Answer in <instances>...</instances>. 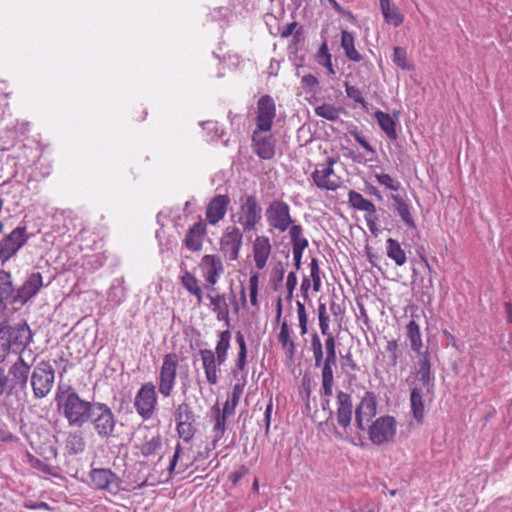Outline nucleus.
<instances>
[{
  "label": "nucleus",
  "mask_w": 512,
  "mask_h": 512,
  "mask_svg": "<svg viewBox=\"0 0 512 512\" xmlns=\"http://www.w3.org/2000/svg\"><path fill=\"white\" fill-rule=\"evenodd\" d=\"M26 462L29 464V466L33 469H36L40 471L43 474L50 475L55 478H61L59 472L57 471L56 467L50 466L47 463L43 462L30 452H27L26 455Z\"/></svg>",
  "instance_id": "nucleus-42"
},
{
  "label": "nucleus",
  "mask_w": 512,
  "mask_h": 512,
  "mask_svg": "<svg viewBox=\"0 0 512 512\" xmlns=\"http://www.w3.org/2000/svg\"><path fill=\"white\" fill-rule=\"evenodd\" d=\"M174 417L176 423L196 419L192 408L187 403H181L176 407Z\"/></svg>",
  "instance_id": "nucleus-51"
},
{
  "label": "nucleus",
  "mask_w": 512,
  "mask_h": 512,
  "mask_svg": "<svg viewBox=\"0 0 512 512\" xmlns=\"http://www.w3.org/2000/svg\"><path fill=\"white\" fill-rule=\"evenodd\" d=\"M325 350H326V357L324 360H336L337 361V355H336V340L334 335H328L325 336Z\"/></svg>",
  "instance_id": "nucleus-59"
},
{
  "label": "nucleus",
  "mask_w": 512,
  "mask_h": 512,
  "mask_svg": "<svg viewBox=\"0 0 512 512\" xmlns=\"http://www.w3.org/2000/svg\"><path fill=\"white\" fill-rule=\"evenodd\" d=\"M179 366V355L175 352L167 353L162 358L157 386L160 395L168 398L172 395L176 386L177 371Z\"/></svg>",
  "instance_id": "nucleus-5"
},
{
  "label": "nucleus",
  "mask_w": 512,
  "mask_h": 512,
  "mask_svg": "<svg viewBox=\"0 0 512 512\" xmlns=\"http://www.w3.org/2000/svg\"><path fill=\"white\" fill-rule=\"evenodd\" d=\"M301 83H302V87L305 90H310V91L314 90L319 84L318 79L312 74L304 75L301 79Z\"/></svg>",
  "instance_id": "nucleus-61"
},
{
  "label": "nucleus",
  "mask_w": 512,
  "mask_h": 512,
  "mask_svg": "<svg viewBox=\"0 0 512 512\" xmlns=\"http://www.w3.org/2000/svg\"><path fill=\"white\" fill-rule=\"evenodd\" d=\"M243 244V233L237 226H228L219 241L220 251L229 261H236Z\"/></svg>",
  "instance_id": "nucleus-14"
},
{
  "label": "nucleus",
  "mask_w": 512,
  "mask_h": 512,
  "mask_svg": "<svg viewBox=\"0 0 512 512\" xmlns=\"http://www.w3.org/2000/svg\"><path fill=\"white\" fill-rule=\"evenodd\" d=\"M272 253V244L270 238L265 235L256 236L252 244V256L255 267L263 270L268 263Z\"/></svg>",
  "instance_id": "nucleus-23"
},
{
  "label": "nucleus",
  "mask_w": 512,
  "mask_h": 512,
  "mask_svg": "<svg viewBox=\"0 0 512 512\" xmlns=\"http://www.w3.org/2000/svg\"><path fill=\"white\" fill-rule=\"evenodd\" d=\"M180 283L186 291L196 298L197 305H201L204 295L197 277L190 271L185 270L180 276Z\"/></svg>",
  "instance_id": "nucleus-31"
},
{
  "label": "nucleus",
  "mask_w": 512,
  "mask_h": 512,
  "mask_svg": "<svg viewBox=\"0 0 512 512\" xmlns=\"http://www.w3.org/2000/svg\"><path fill=\"white\" fill-rule=\"evenodd\" d=\"M265 215L268 225L280 233L286 232L293 223L290 207L283 200H273L270 202L266 208Z\"/></svg>",
  "instance_id": "nucleus-11"
},
{
  "label": "nucleus",
  "mask_w": 512,
  "mask_h": 512,
  "mask_svg": "<svg viewBox=\"0 0 512 512\" xmlns=\"http://www.w3.org/2000/svg\"><path fill=\"white\" fill-rule=\"evenodd\" d=\"M206 298L209 300L212 312L218 321H229V305L225 294L216 291L215 287L206 289Z\"/></svg>",
  "instance_id": "nucleus-28"
},
{
  "label": "nucleus",
  "mask_w": 512,
  "mask_h": 512,
  "mask_svg": "<svg viewBox=\"0 0 512 512\" xmlns=\"http://www.w3.org/2000/svg\"><path fill=\"white\" fill-rule=\"evenodd\" d=\"M56 401L59 411L69 426L78 428L89 422L96 403L82 399L72 387H68L63 393H58Z\"/></svg>",
  "instance_id": "nucleus-2"
},
{
  "label": "nucleus",
  "mask_w": 512,
  "mask_h": 512,
  "mask_svg": "<svg viewBox=\"0 0 512 512\" xmlns=\"http://www.w3.org/2000/svg\"><path fill=\"white\" fill-rule=\"evenodd\" d=\"M199 269L205 281V289L213 288L224 274L225 268L217 254H205L199 262Z\"/></svg>",
  "instance_id": "nucleus-12"
},
{
  "label": "nucleus",
  "mask_w": 512,
  "mask_h": 512,
  "mask_svg": "<svg viewBox=\"0 0 512 512\" xmlns=\"http://www.w3.org/2000/svg\"><path fill=\"white\" fill-rule=\"evenodd\" d=\"M89 421L100 438L107 439L113 435L116 418L107 404L96 402L93 408V415Z\"/></svg>",
  "instance_id": "nucleus-8"
},
{
  "label": "nucleus",
  "mask_w": 512,
  "mask_h": 512,
  "mask_svg": "<svg viewBox=\"0 0 512 512\" xmlns=\"http://www.w3.org/2000/svg\"><path fill=\"white\" fill-rule=\"evenodd\" d=\"M162 447V436L159 433H155L150 437H146L145 440L138 446V449L142 456L149 457L154 456Z\"/></svg>",
  "instance_id": "nucleus-39"
},
{
  "label": "nucleus",
  "mask_w": 512,
  "mask_h": 512,
  "mask_svg": "<svg viewBox=\"0 0 512 512\" xmlns=\"http://www.w3.org/2000/svg\"><path fill=\"white\" fill-rule=\"evenodd\" d=\"M85 440L81 432H71L66 439V449L72 454H80L85 450Z\"/></svg>",
  "instance_id": "nucleus-45"
},
{
  "label": "nucleus",
  "mask_w": 512,
  "mask_h": 512,
  "mask_svg": "<svg viewBox=\"0 0 512 512\" xmlns=\"http://www.w3.org/2000/svg\"><path fill=\"white\" fill-rule=\"evenodd\" d=\"M315 113L319 117L335 121L339 118L340 109L332 104H322L315 108Z\"/></svg>",
  "instance_id": "nucleus-49"
},
{
  "label": "nucleus",
  "mask_w": 512,
  "mask_h": 512,
  "mask_svg": "<svg viewBox=\"0 0 512 512\" xmlns=\"http://www.w3.org/2000/svg\"><path fill=\"white\" fill-rule=\"evenodd\" d=\"M377 398L374 392L367 391L355 409V424L358 429L365 430L366 425L376 415Z\"/></svg>",
  "instance_id": "nucleus-19"
},
{
  "label": "nucleus",
  "mask_w": 512,
  "mask_h": 512,
  "mask_svg": "<svg viewBox=\"0 0 512 512\" xmlns=\"http://www.w3.org/2000/svg\"><path fill=\"white\" fill-rule=\"evenodd\" d=\"M393 62L403 70L411 71L414 66L409 62L407 52L402 47H395L393 51Z\"/></svg>",
  "instance_id": "nucleus-48"
},
{
  "label": "nucleus",
  "mask_w": 512,
  "mask_h": 512,
  "mask_svg": "<svg viewBox=\"0 0 512 512\" xmlns=\"http://www.w3.org/2000/svg\"><path fill=\"white\" fill-rule=\"evenodd\" d=\"M310 275L308 278L312 281V287L314 292H318L321 289V271L318 265V260L312 258L310 262Z\"/></svg>",
  "instance_id": "nucleus-53"
},
{
  "label": "nucleus",
  "mask_w": 512,
  "mask_h": 512,
  "mask_svg": "<svg viewBox=\"0 0 512 512\" xmlns=\"http://www.w3.org/2000/svg\"><path fill=\"white\" fill-rule=\"evenodd\" d=\"M380 8L384 21L393 27H399L404 21V15L400 9L390 0H380Z\"/></svg>",
  "instance_id": "nucleus-30"
},
{
  "label": "nucleus",
  "mask_w": 512,
  "mask_h": 512,
  "mask_svg": "<svg viewBox=\"0 0 512 512\" xmlns=\"http://www.w3.org/2000/svg\"><path fill=\"white\" fill-rule=\"evenodd\" d=\"M292 246H308L307 239L303 236V229L294 222L288 228Z\"/></svg>",
  "instance_id": "nucleus-50"
},
{
  "label": "nucleus",
  "mask_w": 512,
  "mask_h": 512,
  "mask_svg": "<svg viewBox=\"0 0 512 512\" xmlns=\"http://www.w3.org/2000/svg\"><path fill=\"white\" fill-rule=\"evenodd\" d=\"M374 177L377 182L385 189L397 192L401 188V183L385 173H375Z\"/></svg>",
  "instance_id": "nucleus-52"
},
{
  "label": "nucleus",
  "mask_w": 512,
  "mask_h": 512,
  "mask_svg": "<svg viewBox=\"0 0 512 512\" xmlns=\"http://www.w3.org/2000/svg\"><path fill=\"white\" fill-rule=\"evenodd\" d=\"M341 47L344 50L345 56L353 62H360L362 60L361 54L355 48L354 35L346 30L341 32Z\"/></svg>",
  "instance_id": "nucleus-37"
},
{
  "label": "nucleus",
  "mask_w": 512,
  "mask_h": 512,
  "mask_svg": "<svg viewBox=\"0 0 512 512\" xmlns=\"http://www.w3.org/2000/svg\"><path fill=\"white\" fill-rule=\"evenodd\" d=\"M10 352H12L10 342L5 336V330L0 327V365L5 362Z\"/></svg>",
  "instance_id": "nucleus-58"
},
{
  "label": "nucleus",
  "mask_w": 512,
  "mask_h": 512,
  "mask_svg": "<svg viewBox=\"0 0 512 512\" xmlns=\"http://www.w3.org/2000/svg\"><path fill=\"white\" fill-rule=\"evenodd\" d=\"M176 431L184 442H190L196 433V419L176 423Z\"/></svg>",
  "instance_id": "nucleus-46"
},
{
  "label": "nucleus",
  "mask_w": 512,
  "mask_h": 512,
  "mask_svg": "<svg viewBox=\"0 0 512 512\" xmlns=\"http://www.w3.org/2000/svg\"><path fill=\"white\" fill-rule=\"evenodd\" d=\"M258 286H259V273L254 272L249 278V296L251 305L256 307L258 305Z\"/></svg>",
  "instance_id": "nucleus-56"
},
{
  "label": "nucleus",
  "mask_w": 512,
  "mask_h": 512,
  "mask_svg": "<svg viewBox=\"0 0 512 512\" xmlns=\"http://www.w3.org/2000/svg\"><path fill=\"white\" fill-rule=\"evenodd\" d=\"M157 388L153 382L143 383L136 392L134 408L143 420L153 417L158 405Z\"/></svg>",
  "instance_id": "nucleus-7"
},
{
  "label": "nucleus",
  "mask_w": 512,
  "mask_h": 512,
  "mask_svg": "<svg viewBox=\"0 0 512 512\" xmlns=\"http://www.w3.org/2000/svg\"><path fill=\"white\" fill-rule=\"evenodd\" d=\"M318 319H319V328L324 336L333 335L330 332L329 327V316L327 315L326 305L321 303L318 306Z\"/></svg>",
  "instance_id": "nucleus-54"
},
{
  "label": "nucleus",
  "mask_w": 512,
  "mask_h": 512,
  "mask_svg": "<svg viewBox=\"0 0 512 512\" xmlns=\"http://www.w3.org/2000/svg\"><path fill=\"white\" fill-rule=\"evenodd\" d=\"M345 90H346V94L349 98H351L356 103H359L365 107L366 102H365V100L362 96V92L360 91L359 88H357L355 86L346 85Z\"/></svg>",
  "instance_id": "nucleus-60"
},
{
  "label": "nucleus",
  "mask_w": 512,
  "mask_h": 512,
  "mask_svg": "<svg viewBox=\"0 0 512 512\" xmlns=\"http://www.w3.org/2000/svg\"><path fill=\"white\" fill-rule=\"evenodd\" d=\"M353 404L348 393L338 391L336 395V419L338 424L346 429L352 420Z\"/></svg>",
  "instance_id": "nucleus-27"
},
{
  "label": "nucleus",
  "mask_w": 512,
  "mask_h": 512,
  "mask_svg": "<svg viewBox=\"0 0 512 512\" xmlns=\"http://www.w3.org/2000/svg\"><path fill=\"white\" fill-rule=\"evenodd\" d=\"M43 285V278L41 273L36 272L29 275L25 282L15 291L12 299L14 304H26L33 298Z\"/></svg>",
  "instance_id": "nucleus-21"
},
{
  "label": "nucleus",
  "mask_w": 512,
  "mask_h": 512,
  "mask_svg": "<svg viewBox=\"0 0 512 512\" xmlns=\"http://www.w3.org/2000/svg\"><path fill=\"white\" fill-rule=\"evenodd\" d=\"M293 331L287 321L280 324V330L277 334L278 343L281 345L286 357L292 359L296 352V345L292 337Z\"/></svg>",
  "instance_id": "nucleus-29"
},
{
  "label": "nucleus",
  "mask_w": 512,
  "mask_h": 512,
  "mask_svg": "<svg viewBox=\"0 0 512 512\" xmlns=\"http://www.w3.org/2000/svg\"><path fill=\"white\" fill-rule=\"evenodd\" d=\"M230 202V197L227 194H217L212 197L205 208L207 223L215 226L222 221L226 216Z\"/></svg>",
  "instance_id": "nucleus-20"
},
{
  "label": "nucleus",
  "mask_w": 512,
  "mask_h": 512,
  "mask_svg": "<svg viewBox=\"0 0 512 512\" xmlns=\"http://www.w3.org/2000/svg\"><path fill=\"white\" fill-rule=\"evenodd\" d=\"M232 334L226 329L219 333L215 350H212V354L217 358V361H223L226 363L228 359V352L231 346Z\"/></svg>",
  "instance_id": "nucleus-34"
},
{
  "label": "nucleus",
  "mask_w": 512,
  "mask_h": 512,
  "mask_svg": "<svg viewBox=\"0 0 512 512\" xmlns=\"http://www.w3.org/2000/svg\"><path fill=\"white\" fill-rule=\"evenodd\" d=\"M418 318H419L418 315L412 314L411 315V320L406 325V336H407V339L410 342L411 349L414 352H416V353H420V351H421V349L423 347L420 326H419V323L417 321Z\"/></svg>",
  "instance_id": "nucleus-33"
},
{
  "label": "nucleus",
  "mask_w": 512,
  "mask_h": 512,
  "mask_svg": "<svg viewBox=\"0 0 512 512\" xmlns=\"http://www.w3.org/2000/svg\"><path fill=\"white\" fill-rule=\"evenodd\" d=\"M8 373L11 376V391L18 389L23 390L26 388L29 380L30 365L22 356H19L18 359L10 366Z\"/></svg>",
  "instance_id": "nucleus-24"
},
{
  "label": "nucleus",
  "mask_w": 512,
  "mask_h": 512,
  "mask_svg": "<svg viewBox=\"0 0 512 512\" xmlns=\"http://www.w3.org/2000/svg\"><path fill=\"white\" fill-rule=\"evenodd\" d=\"M336 163L337 159L329 156L323 163L315 164L310 178L319 190L335 192L343 186V178L334 169Z\"/></svg>",
  "instance_id": "nucleus-3"
},
{
  "label": "nucleus",
  "mask_w": 512,
  "mask_h": 512,
  "mask_svg": "<svg viewBox=\"0 0 512 512\" xmlns=\"http://www.w3.org/2000/svg\"><path fill=\"white\" fill-rule=\"evenodd\" d=\"M397 431V422L393 416H380L368 427L369 440L377 446L390 443L394 440Z\"/></svg>",
  "instance_id": "nucleus-9"
},
{
  "label": "nucleus",
  "mask_w": 512,
  "mask_h": 512,
  "mask_svg": "<svg viewBox=\"0 0 512 512\" xmlns=\"http://www.w3.org/2000/svg\"><path fill=\"white\" fill-rule=\"evenodd\" d=\"M206 235V223L199 220L188 229L183 239V244L189 251L198 252L203 247V241Z\"/></svg>",
  "instance_id": "nucleus-26"
},
{
  "label": "nucleus",
  "mask_w": 512,
  "mask_h": 512,
  "mask_svg": "<svg viewBox=\"0 0 512 512\" xmlns=\"http://www.w3.org/2000/svg\"><path fill=\"white\" fill-rule=\"evenodd\" d=\"M10 342L12 352H22L32 342V331L26 322L11 326L6 322L0 324Z\"/></svg>",
  "instance_id": "nucleus-13"
},
{
  "label": "nucleus",
  "mask_w": 512,
  "mask_h": 512,
  "mask_svg": "<svg viewBox=\"0 0 512 512\" xmlns=\"http://www.w3.org/2000/svg\"><path fill=\"white\" fill-rule=\"evenodd\" d=\"M311 348L315 360V366L320 367L323 361V345L317 334H314L311 338Z\"/></svg>",
  "instance_id": "nucleus-55"
},
{
  "label": "nucleus",
  "mask_w": 512,
  "mask_h": 512,
  "mask_svg": "<svg viewBox=\"0 0 512 512\" xmlns=\"http://www.w3.org/2000/svg\"><path fill=\"white\" fill-rule=\"evenodd\" d=\"M28 241L25 226L16 227L0 241V261L4 264Z\"/></svg>",
  "instance_id": "nucleus-17"
},
{
  "label": "nucleus",
  "mask_w": 512,
  "mask_h": 512,
  "mask_svg": "<svg viewBox=\"0 0 512 512\" xmlns=\"http://www.w3.org/2000/svg\"><path fill=\"white\" fill-rule=\"evenodd\" d=\"M244 391L243 383H236L232 387V392L229 395L228 399L223 405V408H220V413L229 417L234 414L235 409L238 405L239 399L241 398Z\"/></svg>",
  "instance_id": "nucleus-38"
},
{
  "label": "nucleus",
  "mask_w": 512,
  "mask_h": 512,
  "mask_svg": "<svg viewBox=\"0 0 512 512\" xmlns=\"http://www.w3.org/2000/svg\"><path fill=\"white\" fill-rule=\"evenodd\" d=\"M236 342L239 346V351L237 355V359L235 361V370L233 373L236 372H243L246 369V358H247V346L246 341L244 338V335L239 331L236 334Z\"/></svg>",
  "instance_id": "nucleus-44"
},
{
  "label": "nucleus",
  "mask_w": 512,
  "mask_h": 512,
  "mask_svg": "<svg viewBox=\"0 0 512 512\" xmlns=\"http://www.w3.org/2000/svg\"><path fill=\"white\" fill-rule=\"evenodd\" d=\"M296 285H297V276H296L295 272H290L286 279V289H287V293H288V295H287L288 298L292 297V294H293V291H294Z\"/></svg>",
  "instance_id": "nucleus-64"
},
{
  "label": "nucleus",
  "mask_w": 512,
  "mask_h": 512,
  "mask_svg": "<svg viewBox=\"0 0 512 512\" xmlns=\"http://www.w3.org/2000/svg\"><path fill=\"white\" fill-rule=\"evenodd\" d=\"M55 380V370L51 363L42 360L33 368L30 375V384L36 399H42L49 395Z\"/></svg>",
  "instance_id": "nucleus-6"
},
{
  "label": "nucleus",
  "mask_w": 512,
  "mask_h": 512,
  "mask_svg": "<svg viewBox=\"0 0 512 512\" xmlns=\"http://www.w3.org/2000/svg\"><path fill=\"white\" fill-rule=\"evenodd\" d=\"M332 56L329 52L328 45L326 42H323L319 47L316 54V61L319 65L325 67L329 74L334 75L335 70L332 65Z\"/></svg>",
  "instance_id": "nucleus-47"
},
{
  "label": "nucleus",
  "mask_w": 512,
  "mask_h": 512,
  "mask_svg": "<svg viewBox=\"0 0 512 512\" xmlns=\"http://www.w3.org/2000/svg\"><path fill=\"white\" fill-rule=\"evenodd\" d=\"M90 484L94 489L117 495L122 488V480L109 468H92L89 472Z\"/></svg>",
  "instance_id": "nucleus-10"
},
{
  "label": "nucleus",
  "mask_w": 512,
  "mask_h": 512,
  "mask_svg": "<svg viewBox=\"0 0 512 512\" xmlns=\"http://www.w3.org/2000/svg\"><path fill=\"white\" fill-rule=\"evenodd\" d=\"M296 306L300 333L302 336H304L308 332V316L306 313V308L305 305L300 301L296 302Z\"/></svg>",
  "instance_id": "nucleus-57"
},
{
  "label": "nucleus",
  "mask_w": 512,
  "mask_h": 512,
  "mask_svg": "<svg viewBox=\"0 0 512 512\" xmlns=\"http://www.w3.org/2000/svg\"><path fill=\"white\" fill-rule=\"evenodd\" d=\"M198 354L207 383L211 386L217 385L221 371L220 367L225 363L216 360L217 358L212 354V349H200Z\"/></svg>",
  "instance_id": "nucleus-22"
},
{
  "label": "nucleus",
  "mask_w": 512,
  "mask_h": 512,
  "mask_svg": "<svg viewBox=\"0 0 512 512\" xmlns=\"http://www.w3.org/2000/svg\"><path fill=\"white\" fill-rule=\"evenodd\" d=\"M377 220H378V217H377L376 212H366L365 221H366L368 229L373 234H376V232L378 231V227H377V223H376Z\"/></svg>",
  "instance_id": "nucleus-62"
},
{
  "label": "nucleus",
  "mask_w": 512,
  "mask_h": 512,
  "mask_svg": "<svg viewBox=\"0 0 512 512\" xmlns=\"http://www.w3.org/2000/svg\"><path fill=\"white\" fill-rule=\"evenodd\" d=\"M336 360H324L321 363V378L323 395L330 398L333 395L334 372L333 367L336 366Z\"/></svg>",
  "instance_id": "nucleus-32"
},
{
  "label": "nucleus",
  "mask_w": 512,
  "mask_h": 512,
  "mask_svg": "<svg viewBox=\"0 0 512 512\" xmlns=\"http://www.w3.org/2000/svg\"><path fill=\"white\" fill-rule=\"evenodd\" d=\"M198 458L199 455H194L192 447H183L178 443L167 467V479H170L174 474L186 472L194 465ZM200 459L202 458L200 457Z\"/></svg>",
  "instance_id": "nucleus-16"
},
{
  "label": "nucleus",
  "mask_w": 512,
  "mask_h": 512,
  "mask_svg": "<svg viewBox=\"0 0 512 512\" xmlns=\"http://www.w3.org/2000/svg\"><path fill=\"white\" fill-rule=\"evenodd\" d=\"M386 254L397 266H403L407 261L405 251L402 249L400 243L393 238L386 240Z\"/></svg>",
  "instance_id": "nucleus-40"
},
{
  "label": "nucleus",
  "mask_w": 512,
  "mask_h": 512,
  "mask_svg": "<svg viewBox=\"0 0 512 512\" xmlns=\"http://www.w3.org/2000/svg\"><path fill=\"white\" fill-rule=\"evenodd\" d=\"M211 411L214 414L211 441L206 444L204 451L199 452V457L202 459H208L211 453L224 443L222 440L226 433L228 417L220 413V407L217 404L211 408Z\"/></svg>",
  "instance_id": "nucleus-15"
},
{
  "label": "nucleus",
  "mask_w": 512,
  "mask_h": 512,
  "mask_svg": "<svg viewBox=\"0 0 512 512\" xmlns=\"http://www.w3.org/2000/svg\"><path fill=\"white\" fill-rule=\"evenodd\" d=\"M374 118L376 119L378 125L390 140L397 139L398 134L396 131V123L395 119L391 116V114L385 113L381 110H377L374 113Z\"/></svg>",
  "instance_id": "nucleus-35"
},
{
  "label": "nucleus",
  "mask_w": 512,
  "mask_h": 512,
  "mask_svg": "<svg viewBox=\"0 0 512 512\" xmlns=\"http://www.w3.org/2000/svg\"><path fill=\"white\" fill-rule=\"evenodd\" d=\"M263 133L266 132L259 129L253 131L252 148L261 159H271L275 155L274 141L271 135Z\"/></svg>",
  "instance_id": "nucleus-25"
},
{
  "label": "nucleus",
  "mask_w": 512,
  "mask_h": 512,
  "mask_svg": "<svg viewBox=\"0 0 512 512\" xmlns=\"http://www.w3.org/2000/svg\"><path fill=\"white\" fill-rule=\"evenodd\" d=\"M235 217L244 232L256 229L262 219V208L256 195L246 193L240 196Z\"/></svg>",
  "instance_id": "nucleus-4"
},
{
  "label": "nucleus",
  "mask_w": 512,
  "mask_h": 512,
  "mask_svg": "<svg viewBox=\"0 0 512 512\" xmlns=\"http://www.w3.org/2000/svg\"><path fill=\"white\" fill-rule=\"evenodd\" d=\"M249 472L248 468L244 465L240 466L239 469L232 472L229 475V480L232 482L233 485H236L245 475H247Z\"/></svg>",
  "instance_id": "nucleus-63"
},
{
  "label": "nucleus",
  "mask_w": 512,
  "mask_h": 512,
  "mask_svg": "<svg viewBox=\"0 0 512 512\" xmlns=\"http://www.w3.org/2000/svg\"><path fill=\"white\" fill-rule=\"evenodd\" d=\"M391 199L394 201L398 215L405 225L409 228H415V221L411 215L409 205L399 195L392 194Z\"/></svg>",
  "instance_id": "nucleus-41"
},
{
  "label": "nucleus",
  "mask_w": 512,
  "mask_h": 512,
  "mask_svg": "<svg viewBox=\"0 0 512 512\" xmlns=\"http://www.w3.org/2000/svg\"><path fill=\"white\" fill-rule=\"evenodd\" d=\"M431 375V363L429 354L424 353L419 359L411 381L410 408L413 418L418 424H422L425 418V396L433 394Z\"/></svg>",
  "instance_id": "nucleus-1"
},
{
  "label": "nucleus",
  "mask_w": 512,
  "mask_h": 512,
  "mask_svg": "<svg viewBox=\"0 0 512 512\" xmlns=\"http://www.w3.org/2000/svg\"><path fill=\"white\" fill-rule=\"evenodd\" d=\"M276 111L274 99L268 94L261 96L257 101L256 129L270 132L276 117Z\"/></svg>",
  "instance_id": "nucleus-18"
},
{
  "label": "nucleus",
  "mask_w": 512,
  "mask_h": 512,
  "mask_svg": "<svg viewBox=\"0 0 512 512\" xmlns=\"http://www.w3.org/2000/svg\"><path fill=\"white\" fill-rule=\"evenodd\" d=\"M348 202L354 209L364 212H376V206L374 203L364 198L362 194L354 190L349 191Z\"/></svg>",
  "instance_id": "nucleus-43"
},
{
  "label": "nucleus",
  "mask_w": 512,
  "mask_h": 512,
  "mask_svg": "<svg viewBox=\"0 0 512 512\" xmlns=\"http://www.w3.org/2000/svg\"><path fill=\"white\" fill-rule=\"evenodd\" d=\"M15 288L10 272L0 269V307H5L9 299H13Z\"/></svg>",
  "instance_id": "nucleus-36"
}]
</instances>
